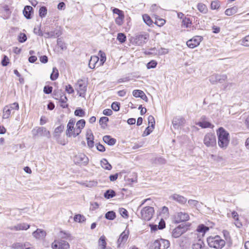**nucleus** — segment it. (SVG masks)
Returning <instances> with one entry per match:
<instances>
[{
	"label": "nucleus",
	"mask_w": 249,
	"mask_h": 249,
	"mask_svg": "<svg viewBox=\"0 0 249 249\" xmlns=\"http://www.w3.org/2000/svg\"><path fill=\"white\" fill-rule=\"evenodd\" d=\"M61 35V32L59 30H55L53 31L45 32L44 33V36L45 38H51L58 37Z\"/></svg>",
	"instance_id": "obj_20"
},
{
	"label": "nucleus",
	"mask_w": 249,
	"mask_h": 249,
	"mask_svg": "<svg viewBox=\"0 0 249 249\" xmlns=\"http://www.w3.org/2000/svg\"><path fill=\"white\" fill-rule=\"evenodd\" d=\"M157 65V62L155 60H151L147 64V69L155 68Z\"/></svg>",
	"instance_id": "obj_57"
},
{
	"label": "nucleus",
	"mask_w": 249,
	"mask_h": 249,
	"mask_svg": "<svg viewBox=\"0 0 249 249\" xmlns=\"http://www.w3.org/2000/svg\"><path fill=\"white\" fill-rule=\"evenodd\" d=\"M32 133L34 136L40 135L41 136H45L47 138H50L51 137L50 131L44 127H38L34 128L32 130Z\"/></svg>",
	"instance_id": "obj_9"
},
{
	"label": "nucleus",
	"mask_w": 249,
	"mask_h": 249,
	"mask_svg": "<svg viewBox=\"0 0 249 249\" xmlns=\"http://www.w3.org/2000/svg\"><path fill=\"white\" fill-rule=\"evenodd\" d=\"M238 11L237 6H233L231 8L227 9L225 11V14L227 16H231L237 13Z\"/></svg>",
	"instance_id": "obj_30"
},
{
	"label": "nucleus",
	"mask_w": 249,
	"mask_h": 249,
	"mask_svg": "<svg viewBox=\"0 0 249 249\" xmlns=\"http://www.w3.org/2000/svg\"><path fill=\"white\" fill-rule=\"evenodd\" d=\"M198 10L201 13L206 14L208 12V8L207 6L203 3H198L197 6Z\"/></svg>",
	"instance_id": "obj_37"
},
{
	"label": "nucleus",
	"mask_w": 249,
	"mask_h": 249,
	"mask_svg": "<svg viewBox=\"0 0 249 249\" xmlns=\"http://www.w3.org/2000/svg\"><path fill=\"white\" fill-rule=\"evenodd\" d=\"M73 160L75 164H86L88 162L89 159L84 154L78 153L73 157Z\"/></svg>",
	"instance_id": "obj_13"
},
{
	"label": "nucleus",
	"mask_w": 249,
	"mask_h": 249,
	"mask_svg": "<svg viewBox=\"0 0 249 249\" xmlns=\"http://www.w3.org/2000/svg\"><path fill=\"white\" fill-rule=\"evenodd\" d=\"M128 231H124L121 235L117 240L118 247H120L122 244L125 243L128 237Z\"/></svg>",
	"instance_id": "obj_19"
},
{
	"label": "nucleus",
	"mask_w": 249,
	"mask_h": 249,
	"mask_svg": "<svg viewBox=\"0 0 249 249\" xmlns=\"http://www.w3.org/2000/svg\"><path fill=\"white\" fill-rule=\"evenodd\" d=\"M148 122L149 125L150 126H151V127H152V129H154L155 124V119H154V117L152 115H150L148 117Z\"/></svg>",
	"instance_id": "obj_48"
},
{
	"label": "nucleus",
	"mask_w": 249,
	"mask_h": 249,
	"mask_svg": "<svg viewBox=\"0 0 249 249\" xmlns=\"http://www.w3.org/2000/svg\"><path fill=\"white\" fill-rule=\"evenodd\" d=\"M14 249H35L33 245L28 242L25 243H15L12 245Z\"/></svg>",
	"instance_id": "obj_14"
},
{
	"label": "nucleus",
	"mask_w": 249,
	"mask_h": 249,
	"mask_svg": "<svg viewBox=\"0 0 249 249\" xmlns=\"http://www.w3.org/2000/svg\"><path fill=\"white\" fill-rule=\"evenodd\" d=\"M169 199L174 200L181 204H184L187 202V198L178 194H174L169 196Z\"/></svg>",
	"instance_id": "obj_16"
},
{
	"label": "nucleus",
	"mask_w": 249,
	"mask_h": 249,
	"mask_svg": "<svg viewBox=\"0 0 249 249\" xmlns=\"http://www.w3.org/2000/svg\"><path fill=\"white\" fill-rule=\"evenodd\" d=\"M64 126L63 125H60L59 126L56 127L53 132V136L55 138L59 137L61 133L63 131Z\"/></svg>",
	"instance_id": "obj_29"
},
{
	"label": "nucleus",
	"mask_w": 249,
	"mask_h": 249,
	"mask_svg": "<svg viewBox=\"0 0 249 249\" xmlns=\"http://www.w3.org/2000/svg\"><path fill=\"white\" fill-rule=\"evenodd\" d=\"M85 121L83 119L78 121L75 127V136H78L81 133L82 129L85 125Z\"/></svg>",
	"instance_id": "obj_18"
},
{
	"label": "nucleus",
	"mask_w": 249,
	"mask_h": 249,
	"mask_svg": "<svg viewBox=\"0 0 249 249\" xmlns=\"http://www.w3.org/2000/svg\"><path fill=\"white\" fill-rule=\"evenodd\" d=\"M116 196V193L112 190H107L104 195V197L107 199H109Z\"/></svg>",
	"instance_id": "obj_34"
},
{
	"label": "nucleus",
	"mask_w": 249,
	"mask_h": 249,
	"mask_svg": "<svg viewBox=\"0 0 249 249\" xmlns=\"http://www.w3.org/2000/svg\"><path fill=\"white\" fill-rule=\"evenodd\" d=\"M209 228L205 225L201 224L198 226L197 231L200 233H202L203 235L207 231H209Z\"/></svg>",
	"instance_id": "obj_35"
},
{
	"label": "nucleus",
	"mask_w": 249,
	"mask_h": 249,
	"mask_svg": "<svg viewBox=\"0 0 249 249\" xmlns=\"http://www.w3.org/2000/svg\"><path fill=\"white\" fill-rule=\"evenodd\" d=\"M169 53V50L166 48H160L158 50V55H162L167 54Z\"/></svg>",
	"instance_id": "obj_46"
},
{
	"label": "nucleus",
	"mask_w": 249,
	"mask_h": 249,
	"mask_svg": "<svg viewBox=\"0 0 249 249\" xmlns=\"http://www.w3.org/2000/svg\"><path fill=\"white\" fill-rule=\"evenodd\" d=\"M57 45L61 48V50H66L67 49V47L65 44L61 40L60 38L57 39Z\"/></svg>",
	"instance_id": "obj_49"
},
{
	"label": "nucleus",
	"mask_w": 249,
	"mask_h": 249,
	"mask_svg": "<svg viewBox=\"0 0 249 249\" xmlns=\"http://www.w3.org/2000/svg\"><path fill=\"white\" fill-rule=\"evenodd\" d=\"M203 37L201 36H196L188 40L186 44L188 47L193 49L199 45Z\"/></svg>",
	"instance_id": "obj_12"
},
{
	"label": "nucleus",
	"mask_w": 249,
	"mask_h": 249,
	"mask_svg": "<svg viewBox=\"0 0 249 249\" xmlns=\"http://www.w3.org/2000/svg\"><path fill=\"white\" fill-rule=\"evenodd\" d=\"M112 12L114 14H117L118 17H120L121 18L124 17L123 11L118 8H114L112 10Z\"/></svg>",
	"instance_id": "obj_51"
},
{
	"label": "nucleus",
	"mask_w": 249,
	"mask_h": 249,
	"mask_svg": "<svg viewBox=\"0 0 249 249\" xmlns=\"http://www.w3.org/2000/svg\"><path fill=\"white\" fill-rule=\"evenodd\" d=\"M75 121L74 119H71L69 120L67 125V130L66 131V135L68 137H76L77 136H75V127H74Z\"/></svg>",
	"instance_id": "obj_7"
},
{
	"label": "nucleus",
	"mask_w": 249,
	"mask_h": 249,
	"mask_svg": "<svg viewBox=\"0 0 249 249\" xmlns=\"http://www.w3.org/2000/svg\"><path fill=\"white\" fill-rule=\"evenodd\" d=\"M242 44L244 46L249 47V35L245 36L242 39Z\"/></svg>",
	"instance_id": "obj_59"
},
{
	"label": "nucleus",
	"mask_w": 249,
	"mask_h": 249,
	"mask_svg": "<svg viewBox=\"0 0 249 249\" xmlns=\"http://www.w3.org/2000/svg\"><path fill=\"white\" fill-rule=\"evenodd\" d=\"M7 107H9V109H12V111L18 110L19 108L18 104L17 103H14L10 104L9 106H7Z\"/></svg>",
	"instance_id": "obj_56"
},
{
	"label": "nucleus",
	"mask_w": 249,
	"mask_h": 249,
	"mask_svg": "<svg viewBox=\"0 0 249 249\" xmlns=\"http://www.w3.org/2000/svg\"><path fill=\"white\" fill-rule=\"evenodd\" d=\"M208 243L210 247L215 249H221L225 244V241L221 239L219 236L209 238Z\"/></svg>",
	"instance_id": "obj_2"
},
{
	"label": "nucleus",
	"mask_w": 249,
	"mask_h": 249,
	"mask_svg": "<svg viewBox=\"0 0 249 249\" xmlns=\"http://www.w3.org/2000/svg\"><path fill=\"white\" fill-rule=\"evenodd\" d=\"M149 38V35L147 34L143 35H137L134 38V43L138 46H142L145 44Z\"/></svg>",
	"instance_id": "obj_8"
},
{
	"label": "nucleus",
	"mask_w": 249,
	"mask_h": 249,
	"mask_svg": "<svg viewBox=\"0 0 249 249\" xmlns=\"http://www.w3.org/2000/svg\"><path fill=\"white\" fill-rule=\"evenodd\" d=\"M101 165L105 169L110 170L112 168L111 165L109 163L107 160L104 159L101 160Z\"/></svg>",
	"instance_id": "obj_33"
},
{
	"label": "nucleus",
	"mask_w": 249,
	"mask_h": 249,
	"mask_svg": "<svg viewBox=\"0 0 249 249\" xmlns=\"http://www.w3.org/2000/svg\"><path fill=\"white\" fill-rule=\"evenodd\" d=\"M120 107V104L117 102H114L111 104V108L115 111H119Z\"/></svg>",
	"instance_id": "obj_53"
},
{
	"label": "nucleus",
	"mask_w": 249,
	"mask_h": 249,
	"mask_svg": "<svg viewBox=\"0 0 249 249\" xmlns=\"http://www.w3.org/2000/svg\"><path fill=\"white\" fill-rule=\"evenodd\" d=\"M185 119L182 117H176L174 118L172 121V124L175 128L179 125H182L185 123Z\"/></svg>",
	"instance_id": "obj_23"
},
{
	"label": "nucleus",
	"mask_w": 249,
	"mask_h": 249,
	"mask_svg": "<svg viewBox=\"0 0 249 249\" xmlns=\"http://www.w3.org/2000/svg\"><path fill=\"white\" fill-rule=\"evenodd\" d=\"M155 23L159 26H163L165 23V20L162 18H159L156 21Z\"/></svg>",
	"instance_id": "obj_63"
},
{
	"label": "nucleus",
	"mask_w": 249,
	"mask_h": 249,
	"mask_svg": "<svg viewBox=\"0 0 249 249\" xmlns=\"http://www.w3.org/2000/svg\"><path fill=\"white\" fill-rule=\"evenodd\" d=\"M219 76L218 82L220 83H223L227 79V76L225 74H219Z\"/></svg>",
	"instance_id": "obj_60"
},
{
	"label": "nucleus",
	"mask_w": 249,
	"mask_h": 249,
	"mask_svg": "<svg viewBox=\"0 0 249 249\" xmlns=\"http://www.w3.org/2000/svg\"><path fill=\"white\" fill-rule=\"evenodd\" d=\"M105 217L108 220H113L116 217L115 213L113 211H109L105 214Z\"/></svg>",
	"instance_id": "obj_40"
},
{
	"label": "nucleus",
	"mask_w": 249,
	"mask_h": 249,
	"mask_svg": "<svg viewBox=\"0 0 249 249\" xmlns=\"http://www.w3.org/2000/svg\"><path fill=\"white\" fill-rule=\"evenodd\" d=\"M196 124L203 128H211L213 126L205 116L201 117L200 121Z\"/></svg>",
	"instance_id": "obj_17"
},
{
	"label": "nucleus",
	"mask_w": 249,
	"mask_h": 249,
	"mask_svg": "<svg viewBox=\"0 0 249 249\" xmlns=\"http://www.w3.org/2000/svg\"><path fill=\"white\" fill-rule=\"evenodd\" d=\"M153 129H152V127L151 126L149 125L148 127H147L145 130V131L143 132V133L142 134V136H146L149 135L153 131Z\"/></svg>",
	"instance_id": "obj_58"
},
{
	"label": "nucleus",
	"mask_w": 249,
	"mask_h": 249,
	"mask_svg": "<svg viewBox=\"0 0 249 249\" xmlns=\"http://www.w3.org/2000/svg\"><path fill=\"white\" fill-rule=\"evenodd\" d=\"M87 83L82 79L78 80L76 85L75 89L78 93H84L86 90Z\"/></svg>",
	"instance_id": "obj_15"
},
{
	"label": "nucleus",
	"mask_w": 249,
	"mask_h": 249,
	"mask_svg": "<svg viewBox=\"0 0 249 249\" xmlns=\"http://www.w3.org/2000/svg\"><path fill=\"white\" fill-rule=\"evenodd\" d=\"M142 18L143 21L148 26H150L152 24L153 21L151 19L150 17L147 14H144L142 15Z\"/></svg>",
	"instance_id": "obj_38"
},
{
	"label": "nucleus",
	"mask_w": 249,
	"mask_h": 249,
	"mask_svg": "<svg viewBox=\"0 0 249 249\" xmlns=\"http://www.w3.org/2000/svg\"><path fill=\"white\" fill-rule=\"evenodd\" d=\"M203 142L207 147H213L216 144V137L214 134L209 133L205 135Z\"/></svg>",
	"instance_id": "obj_4"
},
{
	"label": "nucleus",
	"mask_w": 249,
	"mask_h": 249,
	"mask_svg": "<svg viewBox=\"0 0 249 249\" xmlns=\"http://www.w3.org/2000/svg\"><path fill=\"white\" fill-rule=\"evenodd\" d=\"M52 248L53 249H69L70 245L67 242L64 240H54L52 244Z\"/></svg>",
	"instance_id": "obj_11"
},
{
	"label": "nucleus",
	"mask_w": 249,
	"mask_h": 249,
	"mask_svg": "<svg viewBox=\"0 0 249 249\" xmlns=\"http://www.w3.org/2000/svg\"><path fill=\"white\" fill-rule=\"evenodd\" d=\"M117 39L121 43H123L126 41V37L124 33H118L117 35Z\"/></svg>",
	"instance_id": "obj_43"
},
{
	"label": "nucleus",
	"mask_w": 249,
	"mask_h": 249,
	"mask_svg": "<svg viewBox=\"0 0 249 249\" xmlns=\"http://www.w3.org/2000/svg\"><path fill=\"white\" fill-rule=\"evenodd\" d=\"M218 144L222 149H226L230 142L229 133L223 127H220L217 130Z\"/></svg>",
	"instance_id": "obj_1"
},
{
	"label": "nucleus",
	"mask_w": 249,
	"mask_h": 249,
	"mask_svg": "<svg viewBox=\"0 0 249 249\" xmlns=\"http://www.w3.org/2000/svg\"><path fill=\"white\" fill-rule=\"evenodd\" d=\"M59 72L58 70L56 68H53V72L51 74L50 78L52 81L55 80L58 77Z\"/></svg>",
	"instance_id": "obj_36"
},
{
	"label": "nucleus",
	"mask_w": 249,
	"mask_h": 249,
	"mask_svg": "<svg viewBox=\"0 0 249 249\" xmlns=\"http://www.w3.org/2000/svg\"><path fill=\"white\" fill-rule=\"evenodd\" d=\"M204 247L203 241L201 239H197L194 242L192 245L193 249H201Z\"/></svg>",
	"instance_id": "obj_25"
},
{
	"label": "nucleus",
	"mask_w": 249,
	"mask_h": 249,
	"mask_svg": "<svg viewBox=\"0 0 249 249\" xmlns=\"http://www.w3.org/2000/svg\"><path fill=\"white\" fill-rule=\"evenodd\" d=\"M103 140L105 142L109 145H113L116 143V140L111 138L110 136L106 135L103 137Z\"/></svg>",
	"instance_id": "obj_28"
},
{
	"label": "nucleus",
	"mask_w": 249,
	"mask_h": 249,
	"mask_svg": "<svg viewBox=\"0 0 249 249\" xmlns=\"http://www.w3.org/2000/svg\"><path fill=\"white\" fill-rule=\"evenodd\" d=\"M154 213V208L152 207L147 206L143 208L141 212V218L145 221L150 220Z\"/></svg>",
	"instance_id": "obj_3"
},
{
	"label": "nucleus",
	"mask_w": 249,
	"mask_h": 249,
	"mask_svg": "<svg viewBox=\"0 0 249 249\" xmlns=\"http://www.w3.org/2000/svg\"><path fill=\"white\" fill-rule=\"evenodd\" d=\"M74 220L75 222H82L86 220V218L83 215L76 214L74 217Z\"/></svg>",
	"instance_id": "obj_44"
},
{
	"label": "nucleus",
	"mask_w": 249,
	"mask_h": 249,
	"mask_svg": "<svg viewBox=\"0 0 249 249\" xmlns=\"http://www.w3.org/2000/svg\"><path fill=\"white\" fill-rule=\"evenodd\" d=\"M47 13V9L45 6H42L39 10V15L41 18H44Z\"/></svg>",
	"instance_id": "obj_41"
},
{
	"label": "nucleus",
	"mask_w": 249,
	"mask_h": 249,
	"mask_svg": "<svg viewBox=\"0 0 249 249\" xmlns=\"http://www.w3.org/2000/svg\"><path fill=\"white\" fill-rule=\"evenodd\" d=\"M99 60V58L98 56L95 55L91 56L89 63V67L91 69L95 68V65L98 62Z\"/></svg>",
	"instance_id": "obj_26"
},
{
	"label": "nucleus",
	"mask_w": 249,
	"mask_h": 249,
	"mask_svg": "<svg viewBox=\"0 0 249 249\" xmlns=\"http://www.w3.org/2000/svg\"><path fill=\"white\" fill-rule=\"evenodd\" d=\"M9 107L5 106L3 109L2 119H6L9 118L11 114L14 113V111H12V109H9Z\"/></svg>",
	"instance_id": "obj_27"
},
{
	"label": "nucleus",
	"mask_w": 249,
	"mask_h": 249,
	"mask_svg": "<svg viewBox=\"0 0 249 249\" xmlns=\"http://www.w3.org/2000/svg\"><path fill=\"white\" fill-rule=\"evenodd\" d=\"M32 234L35 238L39 239L44 238L46 235V232L43 230L37 229L33 232Z\"/></svg>",
	"instance_id": "obj_21"
},
{
	"label": "nucleus",
	"mask_w": 249,
	"mask_h": 249,
	"mask_svg": "<svg viewBox=\"0 0 249 249\" xmlns=\"http://www.w3.org/2000/svg\"><path fill=\"white\" fill-rule=\"evenodd\" d=\"M99 54L100 55V65H103L104 62L106 60V54L102 52L101 51H100L99 52Z\"/></svg>",
	"instance_id": "obj_54"
},
{
	"label": "nucleus",
	"mask_w": 249,
	"mask_h": 249,
	"mask_svg": "<svg viewBox=\"0 0 249 249\" xmlns=\"http://www.w3.org/2000/svg\"><path fill=\"white\" fill-rule=\"evenodd\" d=\"M85 113L82 109H77L74 111V115L77 116L83 117L84 116Z\"/></svg>",
	"instance_id": "obj_55"
},
{
	"label": "nucleus",
	"mask_w": 249,
	"mask_h": 249,
	"mask_svg": "<svg viewBox=\"0 0 249 249\" xmlns=\"http://www.w3.org/2000/svg\"><path fill=\"white\" fill-rule=\"evenodd\" d=\"M153 246L155 249H167L170 246V243L167 240L160 239L156 240Z\"/></svg>",
	"instance_id": "obj_10"
},
{
	"label": "nucleus",
	"mask_w": 249,
	"mask_h": 249,
	"mask_svg": "<svg viewBox=\"0 0 249 249\" xmlns=\"http://www.w3.org/2000/svg\"><path fill=\"white\" fill-rule=\"evenodd\" d=\"M191 23L192 21L191 19L185 17L182 20V24L186 27H188L191 24Z\"/></svg>",
	"instance_id": "obj_52"
},
{
	"label": "nucleus",
	"mask_w": 249,
	"mask_h": 249,
	"mask_svg": "<svg viewBox=\"0 0 249 249\" xmlns=\"http://www.w3.org/2000/svg\"><path fill=\"white\" fill-rule=\"evenodd\" d=\"M188 229L187 225H179L172 231V235L174 238H178L185 232Z\"/></svg>",
	"instance_id": "obj_6"
},
{
	"label": "nucleus",
	"mask_w": 249,
	"mask_h": 249,
	"mask_svg": "<svg viewBox=\"0 0 249 249\" xmlns=\"http://www.w3.org/2000/svg\"><path fill=\"white\" fill-rule=\"evenodd\" d=\"M98 249H105L106 247V237L102 235L100 237L98 241Z\"/></svg>",
	"instance_id": "obj_31"
},
{
	"label": "nucleus",
	"mask_w": 249,
	"mask_h": 249,
	"mask_svg": "<svg viewBox=\"0 0 249 249\" xmlns=\"http://www.w3.org/2000/svg\"><path fill=\"white\" fill-rule=\"evenodd\" d=\"M119 213L120 214L125 218H127L128 217V212L127 210L124 208H121L119 209Z\"/></svg>",
	"instance_id": "obj_50"
},
{
	"label": "nucleus",
	"mask_w": 249,
	"mask_h": 249,
	"mask_svg": "<svg viewBox=\"0 0 249 249\" xmlns=\"http://www.w3.org/2000/svg\"><path fill=\"white\" fill-rule=\"evenodd\" d=\"M65 90L68 93H72L74 92L73 88L70 85L65 86Z\"/></svg>",
	"instance_id": "obj_62"
},
{
	"label": "nucleus",
	"mask_w": 249,
	"mask_h": 249,
	"mask_svg": "<svg viewBox=\"0 0 249 249\" xmlns=\"http://www.w3.org/2000/svg\"><path fill=\"white\" fill-rule=\"evenodd\" d=\"M55 96L59 97V95H60V101L62 103L61 105V106L63 107V108H65L67 107V105L66 104L67 101V98L65 96V94H54Z\"/></svg>",
	"instance_id": "obj_32"
},
{
	"label": "nucleus",
	"mask_w": 249,
	"mask_h": 249,
	"mask_svg": "<svg viewBox=\"0 0 249 249\" xmlns=\"http://www.w3.org/2000/svg\"><path fill=\"white\" fill-rule=\"evenodd\" d=\"M18 231L26 230L30 228V225L26 223H20L17 225Z\"/></svg>",
	"instance_id": "obj_42"
},
{
	"label": "nucleus",
	"mask_w": 249,
	"mask_h": 249,
	"mask_svg": "<svg viewBox=\"0 0 249 249\" xmlns=\"http://www.w3.org/2000/svg\"><path fill=\"white\" fill-rule=\"evenodd\" d=\"M27 40L26 35L24 33H20L18 36V40L20 43H23Z\"/></svg>",
	"instance_id": "obj_47"
},
{
	"label": "nucleus",
	"mask_w": 249,
	"mask_h": 249,
	"mask_svg": "<svg viewBox=\"0 0 249 249\" xmlns=\"http://www.w3.org/2000/svg\"><path fill=\"white\" fill-rule=\"evenodd\" d=\"M220 6V2L218 0H214L211 2V8L213 10H216L218 9Z\"/></svg>",
	"instance_id": "obj_45"
},
{
	"label": "nucleus",
	"mask_w": 249,
	"mask_h": 249,
	"mask_svg": "<svg viewBox=\"0 0 249 249\" xmlns=\"http://www.w3.org/2000/svg\"><path fill=\"white\" fill-rule=\"evenodd\" d=\"M87 144L89 148H92L94 146V136L92 132L90 130H88L87 132Z\"/></svg>",
	"instance_id": "obj_22"
},
{
	"label": "nucleus",
	"mask_w": 249,
	"mask_h": 249,
	"mask_svg": "<svg viewBox=\"0 0 249 249\" xmlns=\"http://www.w3.org/2000/svg\"><path fill=\"white\" fill-rule=\"evenodd\" d=\"M33 13V8L32 7L27 5L25 6L24 10L23 11V13L25 17L27 19H30L31 18V15Z\"/></svg>",
	"instance_id": "obj_24"
},
{
	"label": "nucleus",
	"mask_w": 249,
	"mask_h": 249,
	"mask_svg": "<svg viewBox=\"0 0 249 249\" xmlns=\"http://www.w3.org/2000/svg\"><path fill=\"white\" fill-rule=\"evenodd\" d=\"M189 218V214L185 212H177L174 215V221L177 223L187 221Z\"/></svg>",
	"instance_id": "obj_5"
},
{
	"label": "nucleus",
	"mask_w": 249,
	"mask_h": 249,
	"mask_svg": "<svg viewBox=\"0 0 249 249\" xmlns=\"http://www.w3.org/2000/svg\"><path fill=\"white\" fill-rule=\"evenodd\" d=\"M52 87L49 86H45L43 89V91L45 93H52Z\"/></svg>",
	"instance_id": "obj_61"
},
{
	"label": "nucleus",
	"mask_w": 249,
	"mask_h": 249,
	"mask_svg": "<svg viewBox=\"0 0 249 249\" xmlns=\"http://www.w3.org/2000/svg\"><path fill=\"white\" fill-rule=\"evenodd\" d=\"M219 77L218 74H213L209 77V81L213 84H216L218 83Z\"/></svg>",
	"instance_id": "obj_39"
},
{
	"label": "nucleus",
	"mask_w": 249,
	"mask_h": 249,
	"mask_svg": "<svg viewBox=\"0 0 249 249\" xmlns=\"http://www.w3.org/2000/svg\"><path fill=\"white\" fill-rule=\"evenodd\" d=\"M85 184L86 186L88 187H92L94 186H96L97 184V182L94 181H90Z\"/></svg>",
	"instance_id": "obj_64"
}]
</instances>
